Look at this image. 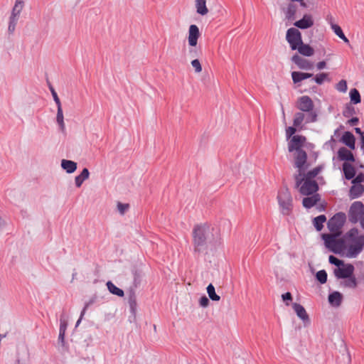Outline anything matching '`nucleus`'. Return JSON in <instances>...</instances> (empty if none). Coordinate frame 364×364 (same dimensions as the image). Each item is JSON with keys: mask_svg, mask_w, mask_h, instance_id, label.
<instances>
[{"mask_svg": "<svg viewBox=\"0 0 364 364\" xmlns=\"http://www.w3.org/2000/svg\"><path fill=\"white\" fill-rule=\"evenodd\" d=\"M129 205L127 203H117V210L119 212L121 215H124L125 212L128 210Z\"/></svg>", "mask_w": 364, "mask_h": 364, "instance_id": "46", "label": "nucleus"}, {"mask_svg": "<svg viewBox=\"0 0 364 364\" xmlns=\"http://www.w3.org/2000/svg\"><path fill=\"white\" fill-rule=\"evenodd\" d=\"M294 25L300 29H306L314 25V19L311 15L305 14L303 18L294 22Z\"/></svg>", "mask_w": 364, "mask_h": 364, "instance_id": "17", "label": "nucleus"}, {"mask_svg": "<svg viewBox=\"0 0 364 364\" xmlns=\"http://www.w3.org/2000/svg\"><path fill=\"white\" fill-rule=\"evenodd\" d=\"M320 199L321 198L319 194L314 193L311 194V196L304 198L302 204L306 208H311L315 205L320 200Z\"/></svg>", "mask_w": 364, "mask_h": 364, "instance_id": "22", "label": "nucleus"}, {"mask_svg": "<svg viewBox=\"0 0 364 364\" xmlns=\"http://www.w3.org/2000/svg\"><path fill=\"white\" fill-rule=\"evenodd\" d=\"M277 200L283 215H289L293 208V200L290 191L285 188L279 191Z\"/></svg>", "mask_w": 364, "mask_h": 364, "instance_id": "5", "label": "nucleus"}, {"mask_svg": "<svg viewBox=\"0 0 364 364\" xmlns=\"http://www.w3.org/2000/svg\"><path fill=\"white\" fill-rule=\"evenodd\" d=\"M24 7L23 0H16L15 4L12 9L9 21L8 31L10 34L13 33L16 29V26L20 18V14Z\"/></svg>", "mask_w": 364, "mask_h": 364, "instance_id": "7", "label": "nucleus"}, {"mask_svg": "<svg viewBox=\"0 0 364 364\" xmlns=\"http://www.w3.org/2000/svg\"><path fill=\"white\" fill-rule=\"evenodd\" d=\"M336 88L338 91L341 92H346L348 87L347 82L345 80H341L336 86Z\"/></svg>", "mask_w": 364, "mask_h": 364, "instance_id": "41", "label": "nucleus"}, {"mask_svg": "<svg viewBox=\"0 0 364 364\" xmlns=\"http://www.w3.org/2000/svg\"><path fill=\"white\" fill-rule=\"evenodd\" d=\"M326 65V63L325 61H320L316 64V67L318 70H322L323 69Z\"/></svg>", "mask_w": 364, "mask_h": 364, "instance_id": "55", "label": "nucleus"}, {"mask_svg": "<svg viewBox=\"0 0 364 364\" xmlns=\"http://www.w3.org/2000/svg\"><path fill=\"white\" fill-rule=\"evenodd\" d=\"M364 213V205L360 201L353 202L348 210V220L352 223L358 222L360 217Z\"/></svg>", "mask_w": 364, "mask_h": 364, "instance_id": "10", "label": "nucleus"}, {"mask_svg": "<svg viewBox=\"0 0 364 364\" xmlns=\"http://www.w3.org/2000/svg\"><path fill=\"white\" fill-rule=\"evenodd\" d=\"M292 308L297 316L304 322V324H309L310 323L309 315L302 305L294 303L292 304Z\"/></svg>", "mask_w": 364, "mask_h": 364, "instance_id": "16", "label": "nucleus"}, {"mask_svg": "<svg viewBox=\"0 0 364 364\" xmlns=\"http://www.w3.org/2000/svg\"><path fill=\"white\" fill-rule=\"evenodd\" d=\"M338 129H336V130L335 131L334 134H338Z\"/></svg>", "mask_w": 364, "mask_h": 364, "instance_id": "63", "label": "nucleus"}, {"mask_svg": "<svg viewBox=\"0 0 364 364\" xmlns=\"http://www.w3.org/2000/svg\"><path fill=\"white\" fill-rule=\"evenodd\" d=\"M16 364H22V363L20 362V360H18L16 361Z\"/></svg>", "mask_w": 364, "mask_h": 364, "instance_id": "62", "label": "nucleus"}, {"mask_svg": "<svg viewBox=\"0 0 364 364\" xmlns=\"http://www.w3.org/2000/svg\"><path fill=\"white\" fill-rule=\"evenodd\" d=\"M328 261L331 264L336 265L337 267H339L344 263L343 260H341L333 255L329 256Z\"/></svg>", "mask_w": 364, "mask_h": 364, "instance_id": "42", "label": "nucleus"}, {"mask_svg": "<svg viewBox=\"0 0 364 364\" xmlns=\"http://www.w3.org/2000/svg\"><path fill=\"white\" fill-rule=\"evenodd\" d=\"M302 182L299 187V192L304 196L316 193L318 189V185L315 180L305 178L304 173H301Z\"/></svg>", "mask_w": 364, "mask_h": 364, "instance_id": "9", "label": "nucleus"}, {"mask_svg": "<svg viewBox=\"0 0 364 364\" xmlns=\"http://www.w3.org/2000/svg\"><path fill=\"white\" fill-rule=\"evenodd\" d=\"M316 277L321 284H325L327 281V273L325 270H320L317 272Z\"/></svg>", "mask_w": 364, "mask_h": 364, "instance_id": "40", "label": "nucleus"}, {"mask_svg": "<svg viewBox=\"0 0 364 364\" xmlns=\"http://www.w3.org/2000/svg\"><path fill=\"white\" fill-rule=\"evenodd\" d=\"M360 222L361 228L364 230V213L358 220Z\"/></svg>", "mask_w": 364, "mask_h": 364, "instance_id": "57", "label": "nucleus"}, {"mask_svg": "<svg viewBox=\"0 0 364 364\" xmlns=\"http://www.w3.org/2000/svg\"><path fill=\"white\" fill-rule=\"evenodd\" d=\"M129 304L131 309V311L132 313L135 312L136 308V301L135 296H131L129 299Z\"/></svg>", "mask_w": 364, "mask_h": 364, "instance_id": "47", "label": "nucleus"}, {"mask_svg": "<svg viewBox=\"0 0 364 364\" xmlns=\"http://www.w3.org/2000/svg\"><path fill=\"white\" fill-rule=\"evenodd\" d=\"M360 168H364V166H363V165H360Z\"/></svg>", "mask_w": 364, "mask_h": 364, "instance_id": "64", "label": "nucleus"}, {"mask_svg": "<svg viewBox=\"0 0 364 364\" xmlns=\"http://www.w3.org/2000/svg\"><path fill=\"white\" fill-rule=\"evenodd\" d=\"M351 180V183L353 184H361V183L364 181V174L363 173H360Z\"/></svg>", "mask_w": 364, "mask_h": 364, "instance_id": "48", "label": "nucleus"}, {"mask_svg": "<svg viewBox=\"0 0 364 364\" xmlns=\"http://www.w3.org/2000/svg\"><path fill=\"white\" fill-rule=\"evenodd\" d=\"M61 167L68 173H72L77 169V163L73 161L63 159L61 161Z\"/></svg>", "mask_w": 364, "mask_h": 364, "instance_id": "25", "label": "nucleus"}, {"mask_svg": "<svg viewBox=\"0 0 364 364\" xmlns=\"http://www.w3.org/2000/svg\"><path fill=\"white\" fill-rule=\"evenodd\" d=\"M58 110H57V116H56V121L58 125L60 126V128L62 132L65 131V126L64 123V117H63V109L61 107V105H58Z\"/></svg>", "mask_w": 364, "mask_h": 364, "instance_id": "30", "label": "nucleus"}, {"mask_svg": "<svg viewBox=\"0 0 364 364\" xmlns=\"http://www.w3.org/2000/svg\"><path fill=\"white\" fill-rule=\"evenodd\" d=\"M65 332H60L59 331V336H58V341L61 343V344L63 346L65 344Z\"/></svg>", "mask_w": 364, "mask_h": 364, "instance_id": "54", "label": "nucleus"}, {"mask_svg": "<svg viewBox=\"0 0 364 364\" xmlns=\"http://www.w3.org/2000/svg\"><path fill=\"white\" fill-rule=\"evenodd\" d=\"M282 298L283 301L286 302L287 306H289V301H291L292 300V296L290 292H287V293L282 294Z\"/></svg>", "mask_w": 364, "mask_h": 364, "instance_id": "50", "label": "nucleus"}, {"mask_svg": "<svg viewBox=\"0 0 364 364\" xmlns=\"http://www.w3.org/2000/svg\"><path fill=\"white\" fill-rule=\"evenodd\" d=\"M195 6L197 14L205 16L208 13V9L206 6V0H196Z\"/></svg>", "mask_w": 364, "mask_h": 364, "instance_id": "28", "label": "nucleus"}, {"mask_svg": "<svg viewBox=\"0 0 364 364\" xmlns=\"http://www.w3.org/2000/svg\"><path fill=\"white\" fill-rule=\"evenodd\" d=\"M343 296L338 291H333L328 296V302L333 306H339L342 302Z\"/></svg>", "mask_w": 364, "mask_h": 364, "instance_id": "27", "label": "nucleus"}, {"mask_svg": "<svg viewBox=\"0 0 364 364\" xmlns=\"http://www.w3.org/2000/svg\"><path fill=\"white\" fill-rule=\"evenodd\" d=\"M296 11V8L295 5L290 4L285 11L286 18L289 20L293 19Z\"/></svg>", "mask_w": 364, "mask_h": 364, "instance_id": "37", "label": "nucleus"}, {"mask_svg": "<svg viewBox=\"0 0 364 364\" xmlns=\"http://www.w3.org/2000/svg\"><path fill=\"white\" fill-rule=\"evenodd\" d=\"M321 170V168L320 166H317L306 173H304V177L309 180H314V178L320 173Z\"/></svg>", "mask_w": 364, "mask_h": 364, "instance_id": "38", "label": "nucleus"}, {"mask_svg": "<svg viewBox=\"0 0 364 364\" xmlns=\"http://www.w3.org/2000/svg\"><path fill=\"white\" fill-rule=\"evenodd\" d=\"M191 65L195 70V72L198 73L202 71V66L200 61L198 59H194L191 61Z\"/></svg>", "mask_w": 364, "mask_h": 364, "instance_id": "45", "label": "nucleus"}, {"mask_svg": "<svg viewBox=\"0 0 364 364\" xmlns=\"http://www.w3.org/2000/svg\"><path fill=\"white\" fill-rule=\"evenodd\" d=\"M355 268L351 264H345L336 268L333 270V274L337 279L348 278L353 274Z\"/></svg>", "mask_w": 364, "mask_h": 364, "instance_id": "12", "label": "nucleus"}, {"mask_svg": "<svg viewBox=\"0 0 364 364\" xmlns=\"http://www.w3.org/2000/svg\"><path fill=\"white\" fill-rule=\"evenodd\" d=\"M286 39L291 50H295L297 46L301 44V33L298 29L290 28L287 31Z\"/></svg>", "mask_w": 364, "mask_h": 364, "instance_id": "11", "label": "nucleus"}, {"mask_svg": "<svg viewBox=\"0 0 364 364\" xmlns=\"http://www.w3.org/2000/svg\"><path fill=\"white\" fill-rule=\"evenodd\" d=\"M361 145H364V135L361 134Z\"/></svg>", "mask_w": 364, "mask_h": 364, "instance_id": "59", "label": "nucleus"}, {"mask_svg": "<svg viewBox=\"0 0 364 364\" xmlns=\"http://www.w3.org/2000/svg\"><path fill=\"white\" fill-rule=\"evenodd\" d=\"M341 141L350 149H355V138L354 135L350 132H345L343 134Z\"/></svg>", "mask_w": 364, "mask_h": 364, "instance_id": "20", "label": "nucleus"}, {"mask_svg": "<svg viewBox=\"0 0 364 364\" xmlns=\"http://www.w3.org/2000/svg\"><path fill=\"white\" fill-rule=\"evenodd\" d=\"M50 92L52 93L53 100H54L55 102L56 103V105L58 106V105H61L60 100L56 92L55 91V90L53 87H50Z\"/></svg>", "mask_w": 364, "mask_h": 364, "instance_id": "52", "label": "nucleus"}, {"mask_svg": "<svg viewBox=\"0 0 364 364\" xmlns=\"http://www.w3.org/2000/svg\"><path fill=\"white\" fill-rule=\"evenodd\" d=\"M349 95L353 104L356 105L360 102V93L355 88L351 89Z\"/></svg>", "mask_w": 364, "mask_h": 364, "instance_id": "36", "label": "nucleus"}, {"mask_svg": "<svg viewBox=\"0 0 364 364\" xmlns=\"http://www.w3.org/2000/svg\"><path fill=\"white\" fill-rule=\"evenodd\" d=\"M300 2V5L304 7V8H306V3L304 1V0L302 1H299Z\"/></svg>", "mask_w": 364, "mask_h": 364, "instance_id": "58", "label": "nucleus"}, {"mask_svg": "<svg viewBox=\"0 0 364 364\" xmlns=\"http://www.w3.org/2000/svg\"><path fill=\"white\" fill-rule=\"evenodd\" d=\"M207 293L209 298L213 301H218L220 299V297L215 293V287L212 284L207 287Z\"/></svg>", "mask_w": 364, "mask_h": 364, "instance_id": "35", "label": "nucleus"}, {"mask_svg": "<svg viewBox=\"0 0 364 364\" xmlns=\"http://www.w3.org/2000/svg\"><path fill=\"white\" fill-rule=\"evenodd\" d=\"M199 304L202 307H207L209 304V299L205 296H203L200 299Z\"/></svg>", "mask_w": 364, "mask_h": 364, "instance_id": "53", "label": "nucleus"}, {"mask_svg": "<svg viewBox=\"0 0 364 364\" xmlns=\"http://www.w3.org/2000/svg\"><path fill=\"white\" fill-rule=\"evenodd\" d=\"M68 327V323L65 319L60 318V328L59 331L60 332H65L66 331Z\"/></svg>", "mask_w": 364, "mask_h": 364, "instance_id": "51", "label": "nucleus"}, {"mask_svg": "<svg viewBox=\"0 0 364 364\" xmlns=\"http://www.w3.org/2000/svg\"><path fill=\"white\" fill-rule=\"evenodd\" d=\"M346 252L348 258H355L364 249V235L358 229L353 228L345 234Z\"/></svg>", "mask_w": 364, "mask_h": 364, "instance_id": "1", "label": "nucleus"}, {"mask_svg": "<svg viewBox=\"0 0 364 364\" xmlns=\"http://www.w3.org/2000/svg\"><path fill=\"white\" fill-rule=\"evenodd\" d=\"M338 158L341 161H355V157L353 153L345 147H341L338 151Z\"/></svg>", "mask_w": 364, "mask_h": 364, "instance_id": "18", "label": "nucleus"}, {"mask_svg": "<svg viewBox=\"0 0 364 364\" xmlns=\"http://www.w3.org/2000/svg\"><path fill=\"white\" fill-rule=\"evenodd\" d=\"M346 220V215L344 213L339 212L335 214L328 221V228L331 232L342 233L341 229Z\"/></svg>", "mask_w": 364, "mask_h": 364, "instance_id": "8", "label": "nucleus"}, {"mask_svg": "<svg viewBox=\"0 0 364 364\" xmlns=\"http://www.w3.org/2000/svg\"><path fill=\"white\" fill-rule=\"evenodd\" d=\"M307 160V154L304 150L296 151L295 156V166L298 168V173L295 175L294 179L296 182V187L299 188L302 182L301 173H304V166Z\"/></svg>", "mask_w": 364, "mask_h": 364, "instance_id": "6", "label": "nucleus"}, {"mask_svg": "<svg viewBox=\"0 0 364 364\" xmlns=\"http://www.w3.org/2000/svg\"><path fill=\"white\" fill-rule=\"evenodd\" d=\"M355 132H356L357 133H359V134H363V133L361 132V130H360V128H355Z\"/></svg>", "mask_w": 364, "mask_h": 364, "instance_id": "60", "label": "nucleus"}, {"mask_svg": "<svg viewBox=\"0 0 364 364\" xmlns=\"http://www.w3.org/2000/svg\"><path fill=\"white\" fill-rule=\"evenodd\" d=\"M210 232V228L206 225H197L193 229V242L196 252L204 250Z\"/></svg>", "mask_w": 364, "mask_h": 364, "instance_id": "4", "label": "nucleus"}, {"mask_svg": "<svg viewBox=\"0 0 364 364\" xmlns=\"http://www.w3.org/2000/svg\"><path fill=\"white\" fill-rule=\"evenodd\" d=\"M346 279H347L346 280L343 281L341 283V284L343 287L350 288V289H355L357 287L358 283H357V280L355 277H353L352 275L350 277L346 278Z\"/></svg>", "mask_w": 364, "mask_h": 364, "instance_id": "34", "label": "nucleus"}, {"mask_svg": "<svg viewBox=\"0 0 364 364\" xmlns=\"http://www.w3.org/2000/svg\"><path fill=\"white\" fill-rule=\"evenodd\" d=\"M297 108L300 111L306 113V123H312L317 121L318 114L314 110V102L309 96H301L298 99Z\"/></svg>", "mask_w": 364, "mask_h": 364, "instance_id": "3", "label": "nucleus"}, {"mask_svg": "<svg viewBox=\"0 0 364 364\" xmlns=\"http://www.w3.org/2000/svg\"><path fill=\"white\" fill-rule=\"evenodd\" d=\"M326 218L324 215H321L316 217L314 219V225L315 228L318 231L321 230L323 227V223L326 222Z\"/></svg>", "mask_w": 364, "mask_h": 364, "instance_id": "32", "label": "nucleus"}, {"mask_svg": "<svg viewBox=\"0 0 364 364\" xmlns=\"http://www.w3.org/2000/svg\"><path fill=\"white\" fill-rule=\"evenodd\" d=\"M282 114H283V116H284V119L285 120V114H284V111L283 108H282Z\"/></svg>", "mask_w": 364, "mask_h": 364, "instance_id": "61", "label": "nucleus"}, {"mask_svg": "<svg viewBox=\"0 0 364 364\" xmlns=\"http://www.w3.org/2000/svg\"><path fill=\"white\" fill-rule=\"evenodd\" d=\"M306 137L301 135L293 136L288 143V151L292 152L294 151L302 150L301 147L306 142Z\"/></svg>", "mask_w": 364, "mask_h": 364, "instance_id": "13", "label": "nucleus"}, {"mask_svg": "<svg viewBox=\"0 0 364 364\" xmlns=\"http://www.w3.org/2000/svg\"><path fill=\"white\" fill-rule=\"evenodd\" d=\"M200 36L199 28L196 25L192 24L188 28V42L191 47L196 46L198 40Z\"/></svg>", "mask_w": 364, "mask_h": 364, "instance_id": "15", "label": "nucleus"}, {"mask_svg": "<svg viewBox=\"0 0 364 364\" xmlns=\"http://www.w3.org/2000/svg\"><path fill=\"white\" fill-rule=\"evenodd\" d=\"M107 287L108 290L110 293L112 294L117 295L118 296H124V291L117 287H116L112 282L109 281L107 282Z\"/></svg>", "mask_w": 364, "mask_h": 364, "instance_id": "31", "label": "nucleus"}, {"mask_svg": "<svg viewBox=\"0 0 364 364\" xmlns=\"http://www.w3.org/2000/svg\"><path fill=\"white\" fill-rule=\"evenodd\" d=\"M354 108L350 105H347L343 111V115L346 117L352 115L354 113Z\"/></svg>", "mask_w": 364, "mask_h": 364, "instance_id": "49", "label": "nucleus"}, {"mask_svg": "<svg viewBox=\"0 0 364 364\" xmlns=\"http://www.w3.org/2000/svg\"><path fill=\"white\" fill-rule=\"evenodd\" d=\"M298 129L297 127H295L294 125L293 127H289L286 129V136L287 139H291L294 134L296 133V130Z\"/></svg>", "mask_w": 364, "mask_h": 364, "instance_id": "43", "label": "nucleus"}, {"mask_svg": "<svg viewBox=\"0 0 364 364\" xmlns=\"http://www.w3.org/2000/svg\"><path fill=\"white\" fill-rule=\"evenodd\" d=\"M312 76V73H301L296 71H294L291 73V77L294 84L299 83L302 80L311 77Z\"/></svg>", "mask_w": 364, "mask_h": 364, "instance_id": "26", "label": "nucleus"}, {"mask_svg": "<svg viewBox=\"0 0 364 364\" xmlns=\"http://www.w3.org/2000/svg\"><path fill=\"white\" fill-rule=\"evenodd\" d=\"M306 113L305 114L303 112H299L295 113L294 117L293 119V125L295 127L298 128V130H301L304 129V122L306 123Z\"/></svg>", "mask_w": 364, "mask_h": 364, "instance_id": "19", "label": "nucleus"}, {"mask_svg": "<svg viewBox=\"0 0 364 364\" xmlns=\"http://www.w3.org/2000/svg\"><path fill=\"white\" fill-rule=\"evenodd\" d=\"M291 61L301 70H311L314 68V63L312 62L297 54L292 56Z\"/></svg>", "mask_w": 364, "mask_h": 364, "instance_id": "14", "label": "nucleus"}, {"mask_svg": "<svg viewBox=\"0 0 364 364\" xmlns=\"http://www.w3.org/2000/svg\"><path fill=\"white\" fill-rule=\"evenodd\" d=\"M342 169L346 180H350L355 177L356 171L355 167L352 164L348 162H344L342 166Z\"/></svg>", "mask_w": 364, "mask_h": 364, "instance_id": "21", "label": "nucleus"}, {"mask_svg": "<svg viewBox=\"0 0 364 364\" xmlns=\"http://www.w3.org/2000/svg\"><path fill=\"white\" fill-rule=\"evenodd\" d=\"M93 302H94L93 300H90V301L87 302L85 304V306H84L83 309L81 311L80 318L77 320V321L76 323V326H77L80 324V323L81 322V320L82 319V318H83V316H84V315H85V314L86 312V310L87 309L89 306L91 305Z\"/></svg>", "mask_w": 364, "mask_h": 364, "instance_id": "44", "label": "nucleus"}, {"mask_svg": "<svg viewBox=\"0 0 364 364\" xmlns=\"http://www.w3.org/2000/svg\"><path fill=\"white\" fill-rule=\"evenodd\" d=\"M328 76V74L325 73H321L317 74L314 78V81L318 85H321L325 80L330 81Z\"/></svg>", "mask_w": 364, "mask_h": 364, "instance_id": "39", "label": "nucleus"}, {"mask_svg": "<svg viewBox=\"0 0 364 364\" xmlns=\"http://www.w3.org/2000/svg\"><path fill=\"white\" fill-rule=\"evenodd\" d=\"M296 50H297L301 55L306 57H310L314 53V48L308 44H304L303 41L301 44L297 46Z\"/></svg>", "mask_w": 364, "mask_h": 364, "instance_id": "24", "label": "nucleus"}, {"mask_svg": "<svg viewBox=\"0 0 364 364\" xmlns=\"http://www.w3.org/2000/svg\"><path fill=\"white\" fill-rule=\"evenodd\" d=\"M331 28L340 38H341L345 43H348L349 41L344 35L341 28L336 24H331Z\"/></svg>", "mask_w": 364, "mask_h": 364, "instance_id": "33", "label": "nucleus"}, {"mask_svg": "<svg viewBox=\"0 0 364 364\" xmlns=\"http://www.w3.org/2000/svg\"><path fill=\"white\" fill-rule=\"evenodd\" d=\"M341 234L342 233L331 232L321 235L326 248L335 254H345L346 252L345 235L342 237H340Z\"/></svg>", "mask_w": 364, "mask_h": 364, "instance_id": "2", "label": "nucleus"}, {"mask_svg": "<svg viewBox=\"0 0 364 364\" xmlns=\"http://www.w3.org/2000/svg\"><path fill=\"white\" fill-rule=\"evenodd\" d=\"M348 123L352 126L356 125L358 123V118L353 117L348 121Z\"/></svg>", "mask_w": 364, "mask_h": 364, "instance_id": "56", "label": "nucleus"}, {"mask_svg": "<svg viewBox=\"0 0 364 364\" xmlns=\"http://www.w3.org/2000/svg\"><path fill=\"white\" fill-rule=\"evenodd\" d=\"M364 192V186L362 184H353L349 190V197L351 199L359 198Z\"/></svg>", "mask_w": 364, "mask_h": 364, "instance_id": "23", "label": "nucleus"}, {"mask_svg": "<svg viewBox=\"0 0 364 364\" xmlns=\"http://www.w3.org/2000/svg\"><path fill=\"white\" fill-rule=\"evenodd\" d=\"M90 172L87 168L82 169L80 175L75 176V183L77 188H80L83 182L89 178Z\"/></svg>", "mask_w": 364, "mask_h": 364, "instance_id": "29", "label": "nucleus"}]
</instances>
